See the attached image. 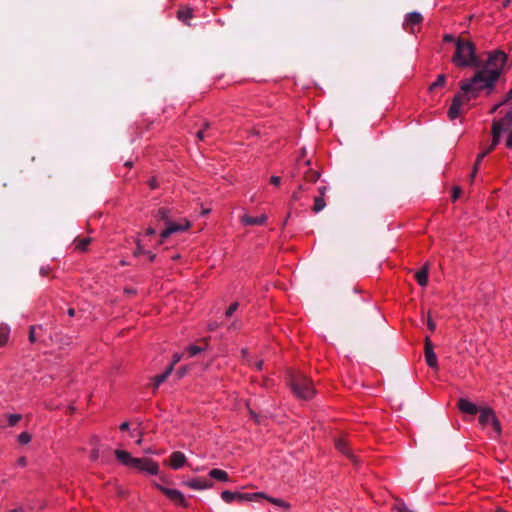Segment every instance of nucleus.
I'll return each instance as SVG.
<instances>
[{"mask_svg":"<svg viewBox=\"0 0 512 512\" xmlns=\"http://www.w3.org/2000/svg\"><path fill=\"white\" fill-rule=\"evenodd\" d=\"M507 55L501 51L496 50L488 54L487 60L482 63L480 60V67L470 79H465L460 82V92H458L452 100L451 106L448 110V116L451 120L456 119L461 113V106L472 99L478 97L481 91L487 90L490 93L495 86L503 72Z\"/></svg>","mask_w":512,"mask_h":512,"instance_id":"f257e3e1","label":"nucleus"},{"mask_svg":"<svg viewBox=\"0 0 512 512\" xmlns=\"http://www.w3.org/2000/svg\"><path fill=\"white\" fill-rule=\"evenodd\" d=\"M456 51L452 62L458 67H480V59L476 56L475 44L467 39L457 38Z\"/></svg>","mask_w":512,"mask_h":512,"instance_id":"f03ea898","label":"nucleus"},{"mask_svg":"<svg viewBox=\"0 0 512 512\" xmlns=\"http://www.w3.org/2000/svg\"><path fill=\"white\" fill-rule=\"evenodd\" d=\"M114 453L117 459L125 466L146 472L149 475H157L159 473L158 463L150 458H135L129 452L118 449Z\"/></svg>","mask_w":512,"mask_h":512,"instance_id":"7ed1b4c3","label":"nucleus"},{"mask_svg":"<svg viewBox=\"0 0 512 512\" xmlns=\"http://www.w3.org/2000/svg\"><path fill=\"white\" fill-rule=\"evenodd\" d=\"M289 383L293 393L300 399L309 400L315 394L311 380L300 372L292 374Z\"/></svg>","mask_w":512,"mask_h":512,"instance_id":"20e7f679","label":"nucleus"},{"mask_svg":"<svg viewBox=\"0 0 512 512\" xmlns=\"http://www.w3.org/2000/svg\"><path fill=\"white\" fill-rule=\"evenodd\" d=\"M263 497H265L263 492L241 493L225 490L221 493V498L226 503H232L233 501L240 503L245 501H259Z\"/></svg>","mask_w":512,"mask_h":512,"instance_id":"39448f33","label":"nucleus"},{"mask_svg":"<svg viewBox=\"0 0 512 512\" xmlns=\"http://www.w3.org/2000/svg\"><path fill=\"white\" fill-rule=\"evenodd\" d=\"M190 227V223L188 221H185V224L180 223H174L171 220L166 224V228L161 232L160 237V244L168 238L171 234L176 232H182L187 230Z\"/></svg>","mask_w":512,"mask_h":512,"instance_id":"423d86ee","label":"nucleus"},{"mask_svg":"<svg viewBox=\"0 0 512 512\" xmlns=\"http://www.w3.org/2000/svg\"><path fill=\"white\" fill-rule=\"evenodd\" d=\"M156 488L159 489L162 493H164L171 501L181 506H186V500L184 498V495L179 490L166 488L159 484H156Z\"/></svg>","mask_w":512,"mask_h":512,"instance_id":"0eeeda50","label":"nucleus"},{"mask_svg":"<svg viewBox=\"0 0 512 512\" xmlns=\"http://www.w3.org/2000/svg\"><path fill=\"white\" fill-rule=\"evenodd\" d=\"M425 360L429 367L437 368V356L434 353V346L429 337L425 338Z\"/></svg>","mask_w":512,"mask_h":512,"instance_id":"6e6552de","label":"nucleus"},{"mask_svg":"<svg viewBox=\"0 0 512 512\" xmlns=\"http://www.w3.org/2000/svg\"><path fill=\"white\" fill-rule=\"evenodd\" d=\"M422 20H423V17L420 13H418V12L408 13L405 17V22L403 24L404 29L413 33L414 32L413 26L420 24L422 22Z\"/></svg>","mask_w":512,"mask_h":512,"instance_id":"1a4fd4ad","label":"nucleus"},{"mask_svg":"<svg viewBox=\"0 0 512 512\" xmlns=\"http://www.w3.org/2000/svg\"><path fill=\"white\" fill-rule=\"evenodd\" d=\"M458 408L461 412L470 415H475L478 412V407L474 403L470 402L465 398H460L458 400Z\"/></svg>","mask_w":512,"mask_h":512,"instance_id":"9d476101","label":"nucleus"},{"mask_svg":"<svg viewBox=\"0 0 512 512\" xmlns=\"http://www.w3.org/2000/svg\"><path fill=\"white\" fill-rule=\"evenodd\" d=\"M186 485L194 490H204L211 488L213 486V483L206 479H194L186 482Z\"/></svg>","mask_w":512,"mask_h":512,"instance_id":"9b49d317","label":"nucleus"},{"mask_svg":"<svg viewBox=\"0 0 512 512\" xmlns=\"http://www.w3.org/2000/svg\"><path fill=\"white\" fill-rule=\"evenodd\" d=\"M185 461V455L180 451H176L171 454L169 463L173 469H179L185 464Z\"/></svg>","mask_w":512,"mask_h":512,"instance_id":"f8f14e48","label":"nucleus"},{"mask_svg":"<svg viewBox=\"0 0 512 512\" xmlns=\"http://www.w3.org/2000/svg\"><path fill=\"white\" fill-rule=\"evenodd\" d=\"M335 447L339 452L346 455L352 461H355V456L352 454L350 449L348 448V442L344 438H338L335 440Z\"/></svg>","mask_w":512,"mask_h":512,"instance_id":"ddd939ff","label":"nucleus"},{"mask_svg":"<svg viewBox=\"0 0 512 512\" xmlns=\"http://www.w3.org/2000/svg\"><path fill=\"white\" fill-rule=\"evenodd\" d=\"M266 220H267V217L264 214L261 216H258V217H252L249 215H243L241 217V222L244 225H248V226L263 225L266 222Z\"/></svg>","mask_w":512,"mask_h":512,"instance_id":"4468645a","label":"nucleus"},{"mask_svg":"<svg viewBox=\"0 0 512 512\" xmlns=\"http://www.w3.org/2000/svg\"><path fill=\"white\" fill-rule=\"evenodd\" d=\"M504 131L503 127H500L498 123L493 122L492 124V143L488 147L489 150H494V148L499 144L501 133Z\"/></svg>","mask_w":512,"mask_h":512,"instance_id":"2eb2a0df","label":"nucleus"},{"mask_svg":"<svg viewBox=\"0 0 512 512\" xmlns=\"http://www.w3.org/2000/svg\"><path fill=\"white\" fill-rule=\"evenodd\" d=\"M429 263H426L422 269L415 273V279L420 286H426L428 283Z\"/></svg>","mask_w":512,"mask_h":512,"instance_id":"dca6fc26","label":"nucleus"},{"mask_svg":"<svg viewBox=\"0 0 512 512\" xmlns=\"http://www.w3.org/2000/svg\"><path fill=\"white\" fill-rule=\"evenodd\" d=\"M172 371H173V364H170L163 373L155 376L153 388L157 389L160 386V384L163 383L168 378V376L172 373Z\"/></svg>","mask_w":512,"mask_h":512,"instance_id":"f3484780","label":"nucleus"},{"mask_svg":"<svg viewBox=\"0 0 512 512\" xmlns=\"http://www.w3.org/2000/svg\"><path fill=\"white\" fill-rule=\"evenodd\" d=\"M495 417V414L492 409L485 408L482 409L479 415V422L482 425H488L491 423V420Z\"/></svg>","mask_w":512,"mask_h":512,"instance_id":"a211bd4d","label":"nucleus"},{"mask_svg":"<svg viewBox=\"0 0 512 512\" xmlns=\"http://www.w3.org/2000/svg\"><path fill=\"white\" fill-rule=\"evenodd\" d=\"M209 476L219 481H228L229 479L227 472L221 469L210 470Z\"/></svg>","mask_w":512,"mask_h":512,"instance_id":"6ab92c4d","label":"nucleus"},{"mask_svg":"<svg viewBox=\"0 0 512 512\" xmlns=\"http://www.w3.org/2000/svg\"><path fill=\"white\" fill-rule=\"evenodd\" d=\"M493 122L498 123L503 129L511 128L512 125V111L506 113V115L500 120H494Z\"/></svg>","mask_w":512,"mask_h":512,"instance_id":"aec40b11","label":"nucleus"},{"mask_svg":"<svg viewBox=\"0 0 512 512\" xmlns=\"http://www.w3.org/2000/svg\"><path fill=\"white\" fill-rule=\"evenodd\" d=\"M10 328L6 324L0 325V347L4 346L9 338Z\"/></svg>","mask_w":512,"mask_h":512,"instance_id":"412c9836","label":"nucleus"},{"mask_svg":"<svg viewBox=\"0 0 512 512\" xmlns=\"http://www.w3.org/2000/svg\"><path fill=\"white\" fill-rule=\"evenodd\" d=\"M92 239L89 237L85 238H76L74 240L75 248L80 251H85L88 245L91 243Z\"/></svg>","mask_w":512,"mask_h":512,"instance_id":"4be33fe9","label":"nucleus"},{"mask_svg":"<svg viewBox=\"0 0 512 512\" xmlns=\"http://www.w3.org/2000/svg\"><path fill=\"white\" fill-rule=\"evenodd\" d=\"M192 9L185 8L178 11V18L183 23L190 25L189 20L192 18Z\"/></svg>","mask_w":512,"mask_h":512,"instance_id":"5701e85b","label":"nucleus"},{"mask_svg":"<svg viewBox=\"0 0 512 512\" xmlns=\"http://www.w3.org/2000/svg\"><path fill=\"white\" fill-rule=\"evenodd\" d=\"M203 343H204V346H198V345L188 346L186 350H187L189 356L193 357V356H196L197 354H199L200 352L204 351L207 347V342L205 339L203 340Z\"/></svg>","mask_w":512,"mask_h":512,"instance_id":"b1692460","label":"nucleus"},{"mask_svg":"<svg viewBox=\"0 0 512 512\" xmlns=\"http://www.w3.org/2000/svg\"><path fill=\"white\" fill-rule=\"evenodd\" d=\"M157 221H163L165 225L170 221L169 210L167 208H160L155 214Z\"/></svg>","mask_w":512,"mask_h":512,"instance_id":"393cba45","label":"nucleus"},{"mask_svg":"<svg viewBox=\"0 0 512 512\" xmlns=\"http://www.w3.org/2000/svg\"><path fill=\"white\" fill-rule=\"evenodd\" d=\"M325 206H326V203L322 196L315 197L314 205L312 208L315 213L322 211L325 208Z\"/></svg>","mask_w":512,"mask_h":512,"instance_id":"a878e982","label":"nucleus"},{"mask_svg":"<svg viewBox=\"0 0 512 512\" xmlns=\"http://www.w3.org/2000/svg\"><path fill=\"white\" fill-rule=\"evenodd\" d=\"M37 330H42V326H30L29 328V342L35 343L37 339L39 338V334L37 333Z\"/></svg>","mask_w":512,"mask_h":512,"instance_id":"bb28decb","label":"nucleus"},{"mask_svg":"<svg viewBox=\"0 0 512 512\" xmlns=\"http://www.w3.org/2000/svg\"><path fill=\"white\" fill-rule=\"evenodd\" d=\"M262 499H267L269 502L281 507V508H284V509H288L290 507V504L281 500V499H278V498H271V497H268L265 495V497H263Z\"/></svg>","mask_w":512,"mask_h":512,"instance_id":"cd10ccee","label":"nucleus"},{"mask_svg":"<svg viewBox=\"0 0 512 512\" xmlns=\"http://www.w3.org/2000/svg\"><path fill=\"white\" fill-rule=\"evenodd\" d=\"M445 82H446V77H445V75H444V74H440V75H438V77H437L436 81H435L434 83H432V84H431V86H430V90H433V89H435V88H438V87H442V86H444Z\"/></svg>","mask_w":512,"mask_h":512,"instance_id":"c85d7f7f","label":"nucleus"},{"mask_svg":"<svg viewBox=\"0 0 512 512\" xmlns=\"http://www.w3.org/2000/svg\"><path fill=\"white\" fill-rule=\"evenodd\" d=\"M320 177V173L317 171L309 170L305 174V179L308 182H316Z\"/></svg>","mask_w":512,"mask_h":512,"instance_id":"c756f323","label":"nucleus"},{"mask_svg":"<svg viewBox=\"0 0 512 512\" xmlns=\"http://www.w3.org/2000/svg\"><path fill=\"white\" fill-rule=\"evenodd\" d=\"M210 128H211V124H210V123H208V122H206V123L204 124V129H201V130H199V131L197 132V134H196L197 138H198L199 140H204L206 137H210V136H212V134H207V135L205 134V131H206V130H209Z\"/></svg>","mask_w":512,"mask_h":512,"instance_id":"7c9ffc66","label":"nucleus"},{"mask_svg":"<svg viewBox=\"0 0 512 512\" xmlns=\"http://www.w3.org/2000/svg\"><path fill=\"white\" fill-rule=\"evenodd\" d=\"M22 419V416L20 414H10L8 415V424L9 426L13 427L15 426L20 420Z\"/></svg>","mask_w":512,"mask_h":512,"instance_id":"2f4dec72","label":"nucleus"},{"mask_svg":"<svg viewBox=\"0 0 512 512\" xmlns=\"http://www.w3.org/2000/svg\"><path fill=\"white\" fill-rule=\"evenodd\" d=\"M18 441L21 444H27L31 441V435L28 432H22L18 436Z\"/></svg>","mask_w":512,"mask_h":512,"instance_id":"473e14b6","label":"nucleus"},{"mask_svg":"<svg viewBox=\"0 0 512 512\" xmlns=\"http://www.w3.org/2000/svg\"><path fill=\"white\" fill-rule=\"evenodd\" d=\"M238 306H239V303L238 302H234L232 303L228 309L226 310L225 312V316L226 317H231L232 314L238 309Z\"/></svg>","mask_w":512,"mask_h":512,"instance_id":"72a5a7b5","label":"nucleus"},{"mask_svg":"<svg viewBox=\"0 0 512 512\" xmlns=\"http://www.w3.org/2000/svg\"><path fill=\"white\" fill-rule=\"evenodd\" d=\"M494 429V431L497 433V434H500L501 432V426H500V423L498 421V419L496 418V416L491 420V423H490Z\"/></svg>","mask_w":512,"mask_h":512,"instance_id":"f704fd0d","label":"nucleus"},{"mask_svg":"<svg viewBox=\"0 0 512 512\" xmlns=\"http://www.w3.org/2000/svg\"><path fill=\"white\" fill-rule=\"evenodd\" d=\"M504 131L508 132V136L506 139V146L511 149L512 148V128L504 129Z\"/></svg>","mask_w":512,"mask_h":512,"instance_id":"c9c22d12","label":"nucleus"},{"mask_svg":"<svg viewBox=\"0 0 512 512\" xmlns=\"http://www.w3.org/2000/svg\"><path fill=\"white\" fill-rule=\"evenodd\" d=\"M492 150H489V148H487L485 151H483L482 153H480L478 156H477V159H476V162H475V165L478 166L480 164V162L483 160V158L488 155Z\"/></svg>","mask_w":512,"mask_h":512,"instance_id":"e433bc0d","label":"nucleus"},{"mask_svg":"<svg viewBox=\"0 0 512 512\" xmlns=\"http://www.w3.org/2000/svg\"><path fill=\"white\" fill-rule=\"evenodd\" d=\"M461 194V188L458 186L453 187L452 200L456 201Z\"/></svg>","mask_w":512,"mask_h":512,"instance_id":"4c0bfd02","label":"nucleus"},{"mask_svg":"<svg viewBox=\"0 0 512 512\" xmlns=\"http://www.w3.org/2000/svg\"><path fill=\"white\" fill-rule=\"evenodd\" d=\"M427 326H428V329L432 332L436 329V323L431 319L430 316L427 319Z\"/></svg>","mask_w":512,"mask_h":512,"instance_id":"58836bf2","label":"nucleus"},{"mask_svg":"<svg viewBox=\"0 0 512 512\" xmlns=\"http://www.w3.org/2000/svg\"><path fill=\"white\" fill-rule=\"evenodd\" d=\"M147 252L143 249V247L140 245V243L137 244V248L134 251V256H138L140 254H146Z\"/></svg>","mask_w":512,"mask_h":512,"instance_id":"ea45409f","label":"nucleus"},{"mask_svg":"<svg viewBox=\"0 0 512 512\" xmlns=\"http://www.w3.org/2000/svg\"><path fill=\"white\" fill-rule=\"evenodd\" d=\"M270 183L275 185V186H278L281 183V178L279 176H272L270 178Z\"/></svg>","mask_w":512,"mask_h":512,"instance_id":"a19ab883","label":"nucleus"},{"mask_svg":"<svg viewBox=\"0 0 512 512\" xmlns=\"http://www.w3.org/2000/svg\"><path fill=\"white\" fill-rule=\"evenodd\" d=\"M397 512H414L412 510H410L406 505L404 504H401L399 506H397Z\"/></svg>","mask_w":512,"mask_h":512,"instance_id":"79ce46f5","label":"nucleus"},{"mask_svg":"<svg viewBox=\"0 0 512 512\" xmlns=\"http://www.w3.org/2000/svg\"><path fill=\"white\" fill-rule=\"evenodd\" d=\"M98 458H99V450H98V449H93V450L91 451V454H90V459H91L92 461H95V460H97Z\"/></svg>","mask_w":512,"mask_h":512,"instance_id":"37998d69","label":"nucleus"},{"mask_svg":"<svg viewBox=\"0 0 512 512\" xmlns=\"http://www.w3.org/2000/svg\"><path fill=\"white\" fill-rule=\"evenodd\" d=\"M512 99V88L508 91L503 101H501V104H506L509 100Z\"/></svg>","mask_w":512,"mask_h":512,"instance_id":"c03bdc74","label":"nucleus"},{"mask_svg":"<svg viewBox=\"0 0 512 512\" xmlns=\"http://www.w3.org/2000/svg\"><path fill=\"white\" fill-rule=\"evenodd\" d=\"M443 40L445 42H455L457 39H455L454 36L451 34H446L444 35Z\"/></svg>","mask_w":512,"mask_h":512,"instance_id":"a18cd8bd","label":"nucleus"},{"mask_svg":"<svg viewBox=\"0 0 512 512\" xmlns=\"http://www.w3.org/2000/svg\"><path fill=\"white\" fill-rule=\"evenodd\" d=\"M181 357H182L181 354H177V353L174 354L173 355V360H172L171 364H173V366H174L176 363H178L181 360Z\"/></svg>","mask_w":512,"mask_h":512,"instance_id":"49530a36","label":"nucleus"},{"mask_svg":"<svg viewBox=\"0 0 512 512\" xmlns=\"http://www.w3.org/2000/svg\"><path fill=\"white\" fill-rule=\"evenodd\" d=\"M17 464H18L19 466H22V467L26 466V464H27V459H26V457H20V458L18 459V461H17Z\"/></svg>","mask_w":512,"mask_h":512,"instance_id":"de8ad7c7","label":"nucleus"},{"mask_svg":"<svg viewBox=\"0 0 512 512\" xmlns=\"http://www.w3.org/2000/svg\"><path fill=\"white\" fill-rule=\"evenodd\" d=\"M302 190V185H299L298 191L292 194V200L297 201L299 199V191Z\"/></svg>","mask_w":512,"mask_h":512,"instance_id":"09e8293b","label":"nucleus"},{"mask_svg":"<svg viewBox=\"0 0 512 512\" xmlns=\"http://www.w3.org/2000/svg\"><path fill=\"white\" fill-rule=\"evenodd\" d=\"M177 374H178L179 378L183 377L186 374V368H184V367L179 368V370L177 371Z\"/></svg>","mask_w":512,"mask_h":512,"instance_id":"8fccbe9b","label":"nucleus"},{"mask_svg":"<svg viewBox=\"0 0 512 512\" xmlns=\"http://www.w3.org/2000/svg\"><path fill=\"white\" fill-rule=\"evenodd\" d=\"M255 368L257 370H261L262 367H263V361L262 360H259V361H256L255 364H254Z\"/></svg>","mask_w":512,"mask_h":512,"instance_id":"3c124183","label":"nucleus"},{"mask_svg":"<svg viewBox=\"0 0 512 512\" xmlns=\"http://www.w3.org/2000/svg\"><path fill=\"white\" fill-rule=\"evenodd\" d=\"M149 185L152 189H155L158 186L156 179H151Z\"/></svg>","mask_w":512,"mask_h":512,"instance_id":"603ef678","label":"nucleus"},{"mask_svg":"<svg viewBox=\"0 0 512 512\" xmlns=\"http://www.w3.org/2000/svg\"><path fill=\"white\" fill-rule=\"evenodd\" d=\"M156 233V230L152 227H149L146 229V234L147 235H154Z\"/></svg>","mask_w":512,"mask_h":512,"instance_id":"864d4df0","label":"nucleus"},{"mask_svg":"<svg viewBox=\"0 0 512 512\" xmlns=\"http://www.w3.org/2000/svg\"><path fill=\"white\" fill-rule=\"evenodd\" d=\"M120 429L122 431H125L127 429H129V423L128 422H123L121 425H120Z\"/></svg>","mask_w":512,"mask_h":512,"instance_id":"5fc2aeb1","label":"nucleus"},{"mask_svg":"<svg viewBox=\"0 0 512 512\" xmlns=\"http://www.w3.org/2000/svg\"><path fill=\"white\" fill-rule=\"evenodd\" d=\"M326 189H327L326 186H321L318 188L320 196H322V197L324 196Z\"/></svg>","mask_w":512,"mask_h":512,"instance_id":"6e6d98bb","label":"nucleus"},{"mask_svg":"<svg viewBox=\"0 0 512 512\" xmlns=\"http://www.w3.org/2000/svg\"><path fill=\"white\" fill-rule=\"evenodd\" d=\"M477 170H478V166L474 165L473 171H472V173L470 175L471 180L474 179V177H475V175L477 173Z\"/></svg>","mask_w":512,"mask_h":512,"instance_id":"4d7b16f0","label":"nucleus"},{"mask_svg":"<svg viewBox=\"0 0 512 512\" xmlns=\"http://www.w3.org/2000/svg\"><path fill=\"white\" fill-rule=\"evenodd\" d=\"M9 512H25V509H24V507L20 506L18 508L10 510Z\"/></svg>","mask_w":512,"mask_h":512,"instance_id":"13d9d810","label":"nucleus"},{"mask_svg":"<svg viewBox=\"0 0 512 512\" xmlns=\"http://www.w3.org/2000/svg\"><path fill=\"white\" fill-rule=\"evenodd\" d=\"M502 105H503V104H501V102H500V103H498V104H496V105L491 109L490 113H494V112H496V111L498 110V108H499L500 106H502Z\"/></svg>","mask_w":512,"mask_h":512,"instance_id":"bf43d9fd","label":"nucleus"},{"mask_svg":"<svg viewBox=\"0 0 512 512\" xmlns=\"http://www.w3.org/2000/svg\"><path fill=\"white\" fill-rule=\"evenodd\" d=\"M68 315L71 316V317L74 316L75 315V310L73 308L68 309Z\"/></svg>","mask_w":512,"mask_h":512,"instance_id":"052dcab7","label":"nucleus"},{"mask_svg":"<svg viewBox=\"0 0 512 512\" xmlns=\"http://www.w3.org/2000/svg\"><path fill=\"white\" fill-rule=\"evenodd\" d=\"M147 254H149L150 261H153L155 259V257H156L155 254H151L150 252H147Z\"/></svg>","mask_w":512,"mask_h":512,"instance_id":"680f3d73","label":"nucleus"},{"mask_svg":"<svg viewBox=\"0 0 512 512\" xmlns=\"http://www.w3.org/2000/svg\"><path fill=\"white\" fill-rule=\"evenodd\" d=\"M132 165H133V163L131 161H127L125 163V166H127V167H132Z\"/></svg>","mask_w":512,"mask_h":512,"instance_id":"e2e57ef3","label":"nucleus"},{"mask_svg":"<svg viewBox=\"0 0 512 512\" xmlns=\"http://www.w3.org/2000/svg\"><path fill=\"white\" fill-rule=\"evenodd\" d=\"M250 414H251V416H252L256 421H258V420H257V415H256L253 411H251V412H250Z\"/></svg>","mask_w":512,"mask_h":512,"instance_id":"0e129e2a","label":"nucleus"},{"mask_svg":"<svg viewBox=\"0 0 512 512\" xmlns=\"http://www.w3.org/2000/svg\"><path fill=\"white\" fill-rule=\"evenodd\" d=\"M136 443H137L138 445H140V444L142 443V439H141V438H139V439L137 440V442H136Z\"/></svg>","mask_w":512,"mask_h":512,"instance_id":"69168bd1","label":"nucleus"},{"mask_svg":"<svg viewBox=\"0 0 512 512\" xmlns=\"http://www.w3.org/2000/svg\"><path fill=\"white\" fill-rule=\"evenodd\" d=\"M145 453H152V450L151 449H147V450H145Z\"/></svg>","mask_w":512,"mask_h":512,"instance_id":"338daca9","label":"nucleus"},{"mask_svg":"<svg viewBox=\"0 0 512 512\" xmlns=\"http://www.w3.org/2000/svg\"><path fill=\"white\" fill-rule=\"evenodd\" d=\"M509 2H510V0H507V1L505 2V6H507V5L509 4Z\"/></svg>","mask_w":512,"mask_h":512,"instance_id":"774afa93","label":"nucleus"}]
</instances>
